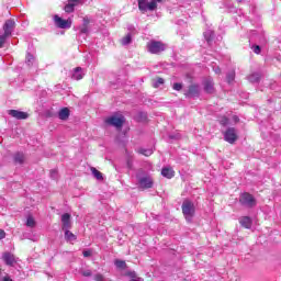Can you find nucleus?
Returning <instances> with one entry per match:
<instances>
[{"label":"nucleus","mask_w":281,"mask_h":281,"mask_svg":"<svg viewBox=\"0 0 281 281\" xmlns=\"http://www.w3.org/2000/svg\"><path fill=\"white\" fill-rule=\"evenodd\" d=\"M126 166L130 170H133V160L132 159H127Z\"/></svg>","instance_id":"4c0bfd02"},{"label":"nucleus","mask_w":281,"mask_h":281,"mask_svg":"<svg viewBox=\"0 0 281 281\" xmlns=\"http://www.w3.org/2000/svg\"><path fill=\"white\" fill-rule=\"evenodd\" d=\"M124 116H110L105 120L106 124H110V126H115V128H122L124 126Z\"/></svg>","instance_id":"423d86ee"},{"label":"nucleus","mask_w":281,"mask_h":281,"mask_svg":"<svg viewBox=\"0 0 281 281\" xmlns=\"http://www.w3.org/2000/svg\"><path fill=\"white\" fill-rule=\"evenodd\" d=\"M9 115H11V117H15V120H27L29 117L27 112L19 110H9Z\"/></svg>","instance_id":"4468645a"},{"label":"nucleus","mask_w":281,"mask_h":281,"mask_svg":"<svg viewBox=\"0 0 281 281\" xmlns=\"http://www.w3.org/2000/svg\"><path fill=\"white\" fill-rule=\"evenodd\" d=\"M214 71H215V74H221V68L220 67H215Z\"/></svg>","instance_id":"37998d69"},{"label":"nucleus","mask_w":281,"mask_h":281,"mask_svg":"<svg viewBox=\"0 0 281 281\" xmlns=\"http://www.w3.org/2000/svg\"><path fill=\"white\" fill-rule=\"evenodd\" d=\"M136 181L138 187L142 188V190H148L153 188V177L146 173V171H144L143 169L137 171Z\"/></svg>","instance_id":"f257e3e1"},{"label":"nucleus","mask_w":281,"mask_h":281,"mask_svg":"<svg viewBox=\"0 0 281 281\" xmlns=\"http://www.w3.org/2000/svg\"><path fill=\"white\" fill-rule=\"evenodd\" d=\"M249 82H260V72H254L248 76Z\"/></svg>","instance_id":"a878e982"},{"label":"nucleus","mask_w":281,"mask_h":281,"mask_svg":"<svg viewBox=\"0 0 281 281\" xmlns=\"http://www.w3.org/2000/svg\"><path fill=\"white\" fill-rule=\"evenodd\" d=\"M9 36L3 33V35H0V48L3 47L5 44V41H8Z\"/></svg>","instance_id":"473e14b6"},{"label":"nucleus","mask_w":281,"mask_h":281,"mask_svg":"<svg viewBox=\"0 0 281 281\" xmlns=\"http://www.w3.org/2000/svg\"><path fill=\"white\" fill-rule=\"evenodd\" d=\"M195 212H196V209L194 206V202L190 200H184L182 202V214L186 221H188V223H191L192 218H194Z\"/></svg>","instance_id":"f03ea898"},{"label":"nucleus","mask_w":281,"mask_h":281,"mask_svg":"<svg viewBox=\"0 0 281 281\" xmlns=\"http://www.w3.org/2000/svg\"><path fill=\"white\" fill-rule=\"evenodd\" d=\"M50 179H58V170L56 169L50 170Z\"/></svg>","instance_id":"c9c22d12"},{"label":"nucleus","mask_w":281,"mask_h":281,"mask_svg":"<svg viewBox=\"0 0 281 281\" xmlns=\"http://www.w3.org/2000/svg\"><path fill=\"white\" fill-rule=\"evenodd\" d=\"M54 22L56 27H59L60 30H69V27H71L70 20H64L58 15H54Z\"/></svg>","instance_id":"6e6552de"},{"label":"nucleus","mask_w":281,"mask_h":281,"mask_svg":"<svg viewBox=\"0 0 281 281\" xmlns=\"http://www.w3.org/2000/svg\"><path fill=\"white\" fill-rule=\"evenodd\" d=\"M91 23V20H89L87 16L83 18V23L81 26H79V34H89V24Z\"/></svg>","instance_id":"f3484780"},{"label":"nucleus","mask_w":281,"mask_h":281,"mask_svg":"<svg viewBox=\"0 0 281 281\" xmlns=\"http://www.w3.org/2000/svg\"><path fill=\"white\" fill-rule=\"evenodd\" d=\"M220 124H222V126H227V124H229V119H227V117H222L221 120H220Z\"/></svg>","instance_id":"f704fd0d"},{"label":"nucleus","mask_w":281,"mask_h":281,"mask_svg":"<svg viewBox=\"0 0 281 281\" xmlns=\"http://www.w3.org/2000/svg\"><path fill=\"white\" fill-rule=\"evenodd\" d=\"M151 1H155V3H161V1L164 0H151Z\"/></svg>","instance_id":"49530a36"},{"label":"nucleus","mask_w":281,"mask_h":281,"mask_svg":"<svg viewBox=\"0 0 281 281\" xmlns=\"http://www.w3.org/2000/svg\"><path fill=\"white\" fill-rule=\"evenodd\" d=\"M114 265L116 267V269H121L122 271H124V269H126V261L124 260H120V259H116L114 260Z\"/></svg>","instance_id":"393cba45"},{"label":"nucleus","mask_w":281,"mask_h":281,"mask_svg":"<svg viewBox=\"0 0 281 281\" xmlns=\"http://www.w3.org/2000/svg\"><path fill=\"white\" fill-rule=\"evenodd\" d=\"M0 276H1V268H0Z\"/></svg>","instance_id":"09e8293b"},{"label":"nucleus","mask_w":281,"mask_h":281,"mask_svg":"<svg viewBox=\"0 0 281 281\" xmlns=\"http://www.w3.org/2000/svg\"><path fill=\"white\" fill-rule=\"evenodd\" d=\"M204 38L209 45V47H212L213 43H214V31L212 30H206L204 32Z\"/></svg>","instance_id":"6ab92c4d"},{"label":"nucleus","mask_w":281,"mask_h":281,"mask_svg":"<svg viewBox=\"0 0 281 281\" xmlns=\"http://www.w3.org/2000/svg\"><path fill=\"white\" fill-rule=\"evenodd\" d=\"M251 49H252V52H254L255 54H260V52H261L260 46H258V45H254V46L251 47Z\"/></svg>","instance_id":"e433bc0d"},{"label":"nucleus","mask_w":281,"mask_h":281,"mask_svg":"<svg viewBox=\"0 0 281 281\" xmlns=\"http://www.w3.org/2000/svg\"><path fill=\"white\" fill-rule=\"evenodd\" d=\"M122 45H131L133 43V36L128 33L125 37L121 40Z\"/></svg>","instance_id":"bb28decb"},{"label":"nucleus","mask_w":281,"mask_h":281,"mask_svg":"<svg viewBox=\"0 0 281 281\" xmlns=\"http://www.w3.org/2000/svg\"><path fill=\"white\" fill-rule=\"evenodd\" d=\"M69 115H70V112L67 108H63L58 113L59 120H69Z\"/></svg>","instance_id":"4be33fe9"},{"label":"nucleus","mask_w":281,"mask_h":281,"mask_svg":"<svg viewBox=\"0 0 281 281\" xmlns=\"http://www.w3.org/2000/svg\"><path fill=\"white\" fill-rule=\"evenodd\" d=\"M64 232H65V238L68 243H74V240H76V236L69 229H66Z\"/></svg>","instance_id":"b1692460"},{"label":"nucleus","mask_w":281,"mask_h":281,"mask_svg":"<svg viewBox=\"0 0 281 281\" xmlns=\"http://www.w3.org/2000/svg\"><path fill=\"white\" fill-rule=\"evenodd\" d=\"M85 78V70L82 67H76L72 70V80H82Z\"/></svg>","instance_id":"dca6fc26"},{"label":"nucleus","mask_w":281,"mask_h":281,"mask_svg":"<svg viewBox=\"0 0 281 281\" xmlns=\"http://www.w3.org/2000/svg\"><path fill=\"white\" fill-rule=\"evenodd\" d=\"M82 276H85V278H91V270H85Z\"/></svg>","instance_id":"58836bf2"},{"label":"nucleus","mask_w":281,"mask_h":281,"mask_svg":"<svg viewBox=\"0 0 281 281\" xmlns=\"http://www.w3.org/2000/svg\"><path fill=\"white\" fill-rule=\"evenodd\" d=\"M239 203L240 205H243L244 207H256V198H254V195H251V193H241L239 195Z\"/></svg>","instance_id":"7ed1b4c3"},{"label":"nucleus","mask_w":281,"mask_h":281,"mask_svg":"<svg viewBox=\"0 0 281 281\" xmlns=\"http://www.w3.org/2000/svg\"><path fill=\"white\" fill-rule=\"evenodd\" d=\"M15 166H23L25 164V154L18 151L13 155Z\"/></svg>","instance_id":"2eb2a0df"},{"label":"nucleus","mask_w":281,"mask_h":281,"mask_svg":"<svg viewBox=\"0 0 281 281\" xmlns=\"http://www.w3.org/2000/svg\"><path fill=\"white\" fill-rule=\"evenodd\" d=\"M26 227L34 228L36 227V220L32 215H27L26 222H25Z\"/></svg>","instance_id":"5701e85b"},{"label":"nucleus","mask_w":281,"mask_h":281,"mask_svg":"<svg viewBox=\"0 0 281 281\" xmlns=\"http://www.w3.org/2000/svg\"><path fill=\"white\" fill-rule=\"evenodd\" d=\"M199 93H201V90L199 89V86L192 85L189 87L188 91L184 93L187 98H199Z\"/></svg>","instance_id":"ddd939ff"},{"label":"nucleus","mask_w":281,"mask_h":281,"mask_svg":"<svg viewBox=\"0 0 281 281\" xmlns=\"http://www.w3.org/2000/svg\"><path fill=\"white\" fill-rule=\"evenodd\" d=\"M161 175L166 179H172V177H175V170L171 167H165L161 170Z\"/></svg>","instance_id":"412c9836"},{"label":"nucleus","mask_w":281,"mask_h":281,"mask_svg":"<svg viewBox=\"0 0 281 281\" xmlns=\"http://www.w3.org/2000/svg\"><path fill=\"white\" fill-rule=\"evenodd\" d=\"M83 257L85 258H91V250H85L83 251Z\"/></svg>","instance_id":"a19ab883"},{"label":"nucleus","mask_w":281,"mask_h":281,"mask_svg":"<svg viewBox=\"0 0 281 281\" xmlns=\"http://www.w3.org/2000/svg\"><path fill=\"white\" fill-rule=\"evenodd\" d=\"M35 60L36 59L33 57V55L27 53L26 60H25L26 65H29V67H32V65H34Z\"/></svg>","instance_id":"c756f323"},{"label":"nucleus","mask_w":281,"mask_h":281,"mask_svg":"<svg viewBox=\"0 0 281 281\" xmlns=\"http://www.w3.org/2000/svg\"><path fill=\"white\" fill-rule=\"evenodd\" d=\"M83 4H85V0H68L64 10L68 14H71V12H74V10L78 8V5H83Z\"/></svg>","instance_id":"0eeeda50"},{"label":"nucleus","mask_w":281,"mask_h":281,"mask_svg":"<svg viewBox=\"0 0 281 281\" xmlns=\"http://www.w3.org/2000/svg\"><path fill=\"white\" fill-rule=\"evenodd\" d=\"M138 10L140 12H153L157 10V2L155 1H149V0H138Z\"/></svg>","instance_id":"39448f33"},{"label":"nucleus","mask_w":281,"mask_h":281,"mask_svg":"<svg viewBox=\"0 0 281 281\" xmlns=\"http://www.w3.org/2000/svg\"><path fill=\"white\" fill-rule=\"evenodd\" d=\"M2 260L7 267H14L16 265V258L11 252H3Z\"/></svg>","instance_id":"9b49d317"},{"label":"nucleus","mask_w":281,"mask_h":281,"mask_svg":"<svg viewBox=\"0 0 281 281\" xmlns=\"http://www.w3.org/2000/svg\"><path fill=\"white\" fill-rule=\"evenodd\" d=\"M128 276L132 280H137V273H135V271L128 272Z\"/></svg>","instance_id":"ea45409f"},{"label":"nucleus","mask_w":281,"mask_h":281,"mask_svg":"<svg viewBox=\"0 0 281 281\" xmlns=\"http://www.w3.org/2000/svg\"><path fill=\"white\" fill-rule=\"evenodd\" d=\"M147 49L149 54H161V52H166V44L159 41H150L147 44Z\"/></svg>","instance_id":"20e7f679"},{"label":"nucleus","mask_w":281,"mask_h":281,"mask_svg":"<svg viewBox=\"0 0 281 281\" xmlns=\"http://www.w3.org/2000/svg\"><path fill=\"white\" fill-rule=\"evenodd\" d=\"M5 238V231L0 228V240H3Z\"/></svg>","instance_id":"79ce46f5"},{"label":"nucleus","mask_w":281,"mask_h":281,"mask_svg":"<svg viewBox=\"0 0 281 281\" xmlns=\"http://www.w3.org/2000/svg\"><path fill=\"white\" fill-rule=\"evenodd\" d=\"M236 78V72L234 70L229 71L226 76L228 85H232Z\"/></svg>","instance_id":"c85d7f7f"},{"label":"nucleus","mask_w":281,"mask_h":281,"mask_svg":"<svg viewBox=\"0 0 281 281\" xmlns=\"http://www.w3.org/2000/svg\"><path fill=\"white\" fill-rule=\"evenodd\" d=\"M172 89L175 91H181V89H183V85L179 83V82H176V83H173Z\"/></svg>","instance_id":"72a5a7b5"},{"label":"nucleus","mask_w":281,"mask_h":281,"mask_svg":"<svg viewBox=\"0 0 281 281\" xmlns=\"http://www.w3.org/2000/svg\"><path fill=\"white\" fill-rule=\"evenodd\" d=\"M14 27H16V22H14V20L12 19L7 20L3 25L4 35L9 37L12 36V32H14Z\"/></svg>","instance_id":"9d476101"},{"label":"nucleus","mask_w":281,"mask_h":281,"mask_svg":"<svg viewBox=\"0 0 281 281\" xmlns=\"http://www.w3.org/2000/svg\"><path fill=\"white\" fill-rule=\"evenodd\" d=\"M91 172H92L93 177L97 178L98 181H102V179H104L102 177V172H100L98 169H95V167L91 168Z\"/></svg>","instance_id":"cd10ccee"},{"label":"nucleus","mask_w":281,"mask_h":281,"mask_svg":"<svg viewBox=\"0 0 281 281\" xmlns=\"http://www.w3.org/2000/svg\"><path fill=\"white\" fill-rule=\"evenodd\" d=\"M224 139L225 142H228V144H234L236 139H238V135L236 134V128L229 127L224 133Z\"/></svg>","instance_id":"1a4fd4ad"},{"label":"nucleus","mask_w":281,"mask_h":281,"mask_svg":"<svg viewBox=\"0 0 281 281\" xmlns=\"http://www.w3.org/2000/svg\"><path fill=\"white\" fill-rule=\"evenodd\" d=\"M164 82H165L164 78H157V79L154 80L153 87H155V89H159V87L161 85H164Z\"/></svg>","instance_id":"7c9ffc66"},{"label":"nucleus","mask_w":281,"mask_h":281,"mask_svg":"<svg viewBox=\"0 0 281 281\" xmlns=\"http://www.w3.org/2000/svg\"><path fill=\"white\" fill-rule=\"evenodd\" d=\"M130 281H142V278L131 279Z\"/></svg>","instance_id":"a18cd8bd"},{"label":"nucleus","mask_w":281,"mask_h":281,"mask_svg":"<svg viewBox=\"0 0 281 281\" xmlns=\"http://www.w3.org/2000/svg\"><path fill=\"white\" fill-rule=\"evenodd\" d=\"M138 153H140V155H144L145 157H150V155H153V149L140 148Z\"/></svg>","instance_id":"2f4dec72"},{"label":"nucleus","mask_w":281,"mask_h":281,"mask_svg":"<svg viewBox=\"0 0 281 281\" xmlns=\"http://www.w3.org/2000/svg\"><path fill=\"white\" fill-rule=\"evenodd\" d=\"M2 281H12L9 277H4Z\"/></svg>","instance_id":"c03bdc74"},{"label":"nucleus","mask_w":281,"mask_h":281,"mask_svg":"<svg viewBox=\"0 0 281 281\" xmlns=\"http://www.w3.org/2000/svg\"><path fill=\"white\" fill-rule=\"evenodd\" d=\"M61 229L63 232L67 231V229H71V214L69 213H65L61 215Z\"/></svg>","instance_id":"f8f14e48"},{"label":"nucleus","mask_w":281,"mask_h":281,"mask_svg":"<svg viewBox=\"0 0 281 281\" xmlns=\"http://www.w3.org/2000/svg\"><path fill=\"white\" fill-rule=\"evenodd\" d=\"M203 85L206 93H214V81L211 78L205 79Z\"/></svg>","instance_id":"a211bd4d"},{"label":"nucleus","mask_w":281,"mask_h":281,"mask_svg":"<svg viewBox=\"0 0 281 281\" xmlns=\"http://www.w3.org/2000/svg\"><path fill=\"white\" fill-rule=\"evenodd\" d=\"M238 1V3H243V1H245V0H237Z\"/></svg>","instance_id":"de8ad7c7"},{"label":"nucleus","mask_w":281,"mask_h":281,"mask_svg":"<svg viewBox=\"0 0 281 281\" xmlns=\"http://www.w3.org/2000/svg\"><path fill=\"white\" fill-rule=\"evenodd\" d=\"M239 223L241 227H245L246 229H251V225H252L251 217L249 216L240 217Z\"/></svg>","instance_id":"aec40b11"}]
</instances>
